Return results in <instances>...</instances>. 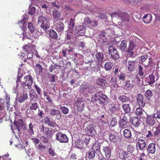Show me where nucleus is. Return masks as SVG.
Returning a JSON list of instances; mask_svg holds the SVG:
<instances>
[{"label":"nucleus","instance_id":"obj_19","mask_svg":"<svg viewBox=\"0 0 160 160\" xmlns=\"http://www.w3.org/2000/svg\"><path fill=\"white\" fill-rule=\"evenodd\" d=\"M102 151L104 152L106 157L107 159H109L110 157L111 151L108 147H103L102 148Z\"/></svg>","mask_w":160,"mask_h":160},{"label":"nucleus","instance_id":"obj_5","mask_svg":"<svg viewBox=\"0 0 160 160\" xmlns=\"http://www.w3.org/2000/svg\"><path fill=\"white\" fill-rule=\"evenodd\" d=\"M25 81H23L22 85L28 87V89L31 88V85L33 82V79L31 75H28L24 77Z\"/></svg>","mask_w":160,"mask_h":160},{"label":"nucleus","instance_id":"obj_14","mask_svg":"<svg viewBox=\"0 0 160 160\" xmlns=\"http://www.w3.org/2000/svg\"><path fill=\"white\" fill-rule=\"evenodd\" d=\"M136 146L138 150L139 149L140 150H143L146 146L145 141L142 139L138 140L136 144Z\"/></svg>","mask_w":160,"mask_h":160},{"label":"nucleus","instance_id":"obj_13","mask_svg":"<svg viewBox=\"0 0 160 160\" xmlns=\"http://www.w3.org/2000/svg\"><path fill=\"white\" fill-rule=\"evenodd\" d=\"M14 124L19 132H20L22 126H23L24 129L26 128V127L24 125L23 122L21 119H19L18 121L15 120Z\"/></svg>","mask_w":160,"mask_h":160},{"label":"nucleus","instance_id":"obj_62","mask_svg":"<svg viewBox=\"0 0 160 160\" xmlns=\"http://www.w3.org/2000/svg\"><path fill=\"white\" fill-rule=\"evenodd\" d=\"M117 123V119L116 118H113L111 121L110 125L112 126H114Z\"/></svg>","mask_w":160,"mask_h":160},{"label":"nucleus","instance_id":"obj_8","mask_svg":"<svg viewBox=\"0 0 160 160\" xmlns=\"http://www.w3.org/2000/svg\"><path fill=\"white\" fill-rule=\"evenodd\" d=\"M137 104L139 107L143 108L146 104L145 100H144L143 96L139 93L137 95Z\"/></svg>","mask_w":160,"mask_h":160},{"label":"nucleus","instance_id":"obj_36","mask_svg":"<svg viewBox=\"0 0 160 160\" xmlns=\"http://www.w3.org/2000/svg\"><path fill=\"white\" fill-rule=\"evenodd\" d=\"M113 65V63L110 62L105 63L104 64V68L107 71L110 70L112 68Z\"/></svg>","mask_w":160,"mask_h":160},{"label":"nucleus","instance_id":"obj_43","mask_svg":"<svg viewBox=\"0 0 160 160\" xmlns=\"http://www.w3.org/2000/svg\"><path fill=\"white\" fill-rule=\"evenodd\" d=\"M117 51L115 47L113 46H110L109 47L108 52L109 55L114 52H116Z\"/></svg>","mask_w":160,"mask_h":160},{"label":"nucleus","instance_id":"obj_23","mask_svg":"<svg viewBox=\"0 0 160 160\" xmlns=\"http://www.w3.org/2000/svg\"><path fill=\"white\" fill-rule=\"evenodd\" d=\"M106 83V80L101 78H98L96 80V84L97 85H99L102 87H104L105 86Z\"/></svg>","mask_w":160,"mask_h":160},{"label":"nucleus","instance_id":"obj_24","mask_svg":"<svg viewBox=\"0 0 160 160\" xmlns=\"http://www.w3.org/2000/svg\"><path fill=\"white\" fill-rule=\"evenodd\" d=\"M132 124L135 127H138L141 124L140 120L137 117H133L132 120Z\"/></svg>","mask_w":160,"mask_h":160},{"label":"nucleus","instance_id":"obj_51","mask_svg":"<svg viewBox=\"0 0 160 160\" xmlns=\"http://www.w3.org/2000/svg\"><path fill=\"white\" fill-rule=\"evenodd\" d=\"M135 45L134 44L133 41L131 40L130 41L128 48L127 50L128 51H132L134 48Z\"/></svg>","mask_w":160,"mask_h":160},{"label":"nucleus","instance_id":"obj_50","mask_svg":"<svg viewBox=\"0 0 160 160\" xmlns=\"http://www.w3.org/2000/svg\"><path fill=\"white\" fill-rule=\"evenodd\" d=\"M74 27V20L72 18L70 19L69 23V28L71 29H73Z\"/></svg>","mask_w":160,"mask_h":160},{"label":"nucleus","instance_id":"obj_10","mask_svg":"<svg viewBox=\"0 0 160 160\" xmlns=\"http://www.w3.org/2000/svg\"><path fill=\"white\" fill-rule=\"evenodd\" d=\"M126 61V63H127V66L128 70L130 72L133 71L135 69V60H130L128 58H127Z\"/></svg>","mask_w":160,"mask_h":160},{"label":"nucleus","instance_id":"obj_18","mask_svg":"<svg viewBox=\"0 0 160 160\" xmlns=\"http://www.w3.org/2000/svg\"><path fill=\"white\" fill-rule=\"evenodd\" d=\"M152 20V16L150 13L145 14L142 18V21L146 24L149 23Z\"/></svg>","mask_w":160,"mask_h":160},{"label":"nucleus","instance_id":"obj_22","mask_svg":"<svg viewBox=\"0 0 160 160\" xmlns=\"http://www.w3.org/2000/svg\"><path fill=\"white\" fill-rule=\"evenodd\" d=\"M28 98V95L26 93H23L21 94L20 96L18 98V100L20 103H22L26 100Z\"/></svg>","mask_w":160,"mask_h":160},{"label":"nucleus","instance_id":"obj_2","mask_svg":"<svg viewBox=\"0 0 160 160\" xmlns=\"http://www.w3.org/2000/svg\"><path fill=\"white\" fill-rule=\"evenodd\" d=\"M50 20L46 17L41 16L38 18V23L40 24L41 28L46 31L50 28Z\"/></svg>","mask_w":160,"mask_h":160},{"label":"nucleus","instance_id":"obj_12","mask_svg":"<svg viewBox=\"0 0 160 160\" xmlns=\"http://www.w3.org/2000/svg\"><path fill=\"white\" fill-rule=\"evenodd\" d=\"M128 122V119L127 117L124 116L119 121V127L123 129L128 127L127 123Z\"/></svg>","mask_w":160,"mask_h":160},{"label":"nucleus","instance_id":"obj_56","mask_svg":"<svg viewBox=\"0 0 160 160\" xmlns=\"http://www.w3.org/2000/svg\"><path fill=\"white\" fill-rule=\"evenodd\" d=\"M26 18L24 17L22 20H20L19 21L18 24L20 26L22 25V26L24 27L26 26Z\"/></svg>","mask_w":160,"mask_h":160},{"label":"nucleus","instance_id":"obj_54","mask_svg":"<svg viewBox=\"0 0 160 160\" xmlns=\"http://www.w3.org/2000/svg\"><path fill=\"white\" fill-rule=\"evenodd\" d=\"M28 27L31 32H34V28L32 23L31 22L28 23Z\"/></svg>","mask_w":160,"mask_h":160},{"label":"nucleus","instance_id":"obj_46","mask_svg":"<svg viewBox=\"0 0 160 160\" xmlns=\"http://www.w3.org/2000/svg\"><path fill=\"white\" fill-rule=\"evenodd\" d=\"M149 81H148V83L150 85H151L155 82V77L153 74H152L149 76Z\"/></svg>","mask_w":160,"mask_h":160},{"label":"nucleus","instance_id":"obj_45","mask_svg":"<svg viewBox=\"0 0 160 160\" xmlns=\"http://www.w3.org/2000/svg\"><path fill=\"white\" fill-rule=\"evenodd\" d=\"M38 108V104L37 103L35 102L32 103L30 107V109L33 110H36Z\"/></svg>","mask_w":160,"mask_h":160},{"label":"nucleus","instance_id":"obj_49","mask_svg":"<svg viewBox=\"0 0 160 160\" xmlns=\"http://www.w3.org/2000/svg\"><path fill=\"white\" fill-rule=\"evenodd\" d=\"M110 55H111L112 58L114 60L118 59L119 57V53L118 51H117L116 52H114L112 53V54Z\"/></svg>","mask_w":160,"mask_h":160},{"label":"nucleus","instance_id":"obj_41","mask_svg":"<svg viewBox=\"0 0 160 160\" xmlns=\"http://www.w3.org/2000/svg\"><path fill=\"white\" fill-rule=\"evenodd\" d=\"M142 108L139 107L137 108L135 111L136 114L137 116L141 115L145 112L144 110Z\"/></svg>","mask_w":160,"mask_h":160},{"label":"nucleus","instance_id":"obj_3","mask_svg":"<svg viewBox=\"0 0 160 160\" xmlns=\"http://www.w3.org/2000/svg\"><path fill=\"white\" fill-rule=\"evenodd\" d=\"M56 139L61 143H67L68 139L66 135L61 132H58L56 134Z\"/></svg>","mask_w":160,"mask_h":160},{"label":"nucleus","instance_id":"obj_7","mask_svg":"<svg viewBox=\"0 0 160 160\" xmlns=\"http://www.w3.org/2000/svg\"><path fill=\"white\" fill-rule=\"evenodd\" d=\"M85 103L82 101V98H78L77 99L76 105L77 107V110L78 112H81L84 109L85 106Z\"/></svg>","mask_w":160,"mask_h":160},{"label":"nucleus","instance_id":"obj_15","mask_svg":"<svg viewBox=\"0 0 160 160\" xmlns=\"http://www.w3.org/2000/svg\"><path fill=\"white\" fill-rule=\"evenodd\" d=\"M97 62L99 64H102L104 62V56L103 53L100 52H97L95 54Z\"/></svg>","mask_w":160,"mask_h":160},{"label":"nucleus","instance_id":"obj_52","mask_svg":"<svg viewBox=\"0 0 160 160\" xmlns=\"http://www.w3.org/2000/svg\"><path fill=\"white\" fill-rule=\"evenodd\" d=\"M22 48L26 52L32 51V47L31 46L26 45L23 46Z\"/></svg>","mask_w":160,"mask_h":160},{"label":"nucleus","instance_id":"obj_4","mask_svg":"<svg viewBox=\"0 0 160 160\" xmlns=\"http://www.w3.org/2000/svg\"><path fill=\"white\" fill-rule=\"evenodd\" d=\"M86 28L83 25L78 26L76 27L74 33L77 36H84L85 33Z\"/></svg>","mask_w":160,"mask_h":160},{"label":"nucleus","instance_id":"obj_60","mask_svg":"<svg viewBox=\"0 0 160 160\" xmlns=\"http://www.w3.org/2000/svg\"><path fill=\"white\" fill-rule=\"evenodd\" d=\"M48 152L49 153L52 157L56 156V153L51 148H48Z\"/></svg>","mask_w":160,"mask_h":160},{"label":"nucleus","instance_id":"obj_40","mask_svg":"<svg viewBox=\"0 0 160 160\" xmlns=\"http://www.w3.org/2000/svg\"><path fill=\"white\" fill-rule=\"evenodd\" d=\"M28 131L29 133V135H34V131L33 130V128H34L33 126L32 123L31 122L28 125Z\"/></svg>","mask_w":160,"mask_h":160},{"label":"nucleus","instance_id":"obj_27","mask_svg":"<svg viewBox=\"0 0 160 160\" xmlns=\"http://www.w3.org/2000/svg\"><path fill=\"white\" fill-rule=\"evenodd\" d=\"M118 15L122 22H124L127 20L128 18V15L126 13H123L121 12H118Z\"/></svg>","mask_w":160,"mask_h":160},{"label":"nucleus","instance_id":"obj_38","mask_svg":"<svg viewBox=\"0 0 160 160\" xmlns=\"http://www.w3.org/2000/svg\"><path fill=\"white\" fill-rule=\"evenodd\" d=\"M146 133L148 134L146 135V137L148 138H152L154 136V133L155 132V130H153V128L152 127V129H150L147 131Z\"/></svg>","mask_w":160,"mask_h":160},{"label":"nucleus","instance_id":"obj_55","mask_svg":"<svg viewBox=\"0 0 160 160\" xmlns=\"http://www.w3.org/2000/svg\"><path fill=\"white\" fill-rule=\"evenodd\" d=\"M135 149L134 146L131 144L129 145L128 146L127 150L131 153H133Z\"/></svg>","mask_w":160,"mask_h":160},{"label":"nucleus","instance_id":"obj_9","mask_svg":"<svg viewBox=\"0 0 160 160\" xmlns=\"http://www.w3.org/2000/svg\"><path fill=\"white\" fill-rule=\"evenodd\" d=\"M50 115L52 117L55 118V119L59 120L61 118L62 114L60 111L58 109H51Z\"/></svg>","mask_w":160,"mask_h":160},{"label":"nucleus","instance_id":"obj_1","mask_svg":"<svg viewBox=\"0 0 160 160\" xmlns=\"http://www.w3.org/2000/svg\"><path fill=\"white\" fill-rule=\"evenodd\" d=\"M92 99L93 100L98 101V102L101 104L105 105L108 102V98L101 92H96L93 95Z\"/></svg>","mask_w":160,"mask_h":160},{"label":"nucleus","instance_id":"obj_63","mask_svg":"<svg viewBox=\"0 0 160 160\" xmlns=\"http://www.w3.org/2000/svg\"><path fill=\"white\" fill-rule=\"evenodd\" d=\"M98 22L96 20H93L92 21H91L89 26L92 27H95L97 26Z\"/></svg>","mask_w":160,"mask_h":160},{"label":"nucleus","instance_id":"obj_57","mask_svg":"<svg viewBox=\"0 0 160 160\" xmlns=\"http://www.w3.org/2000/svg\"><path fill=\"white\" fill-rule=\"evenodd\" d=\"M110 110L112 112H114L116 110V105L114 103L110 104L109 105Z\"/></svg>","mask_w":160,"mask_h":160},{"label":"nucleus","instance_id":"obj_11","mask_svg":"<svg viewBox=\"0 0 160 160\" xmlns=\"http://www.w3.org/2000/svg\"><path fill=\"white\" fill-rule=\"evenodd\" d=\"M146 124L148 126H153L155 123V118L153 115L147 114L146 119Z\"/></svg>","mask_w":160,"mask_h":160},{"label":"nucleus","instance_id":"obj_30","mask_svg":"<svg viewBox=\"0 0 160 160\" xmlns=\"http://www.w3.org/2000/svg\"><path fill=\"white\" fill-rule=\"evenodd\" d=\"M124 136L127 139L130 138L132 136L131 131L128 129H125L123 132Z\"/></svg>","mask_w":160,"mask_h":160},{"label":"nucleus","instance_id":"obj_34","mask_svg":"<svg viewBox=\"0 0 160 160\" xmlns=\"http://www.w3.org/2000/svg\"><path fill=\"white\" fill-rule=\"evenodd\" d=\"M122 160H130L129 159L128 155L126 152L122 151L120 155Z\"/></svg>","mask_w":160,"mask_h":160},{"label":"nucleus","instance_id":"obj_59","mask_svg":"<svg viewBox=\"0 0 160 160\" xmlns=\"http://www.w3.org/2000/svg\"><path fill=\"white\" fill-rule=\"evenodd\" d=\"M118 77L119 80L124 81L125 79L126 76L124 73L122 72L118 75Z\"/></svg>","mask_w":160,"mask_h":160},{"label":"nucleus","instance_id":"obj_31","mask_svg":"<svg viewBox=\"0 0 160 160\" xmlns=\"http://www.w3.org/2000/svg\"><path fill=\"white\" fill-rule=\"evenodd\" d=\"M86 155L89 159H92L95 156V152L93 150L91 149L87 153Z\"/></svg>","mask_w":160,"mask_h":160},{"label":"nucleus","instance_id":"obj_35","mask_svg":"<svg viewBox=\"0 0 160 160\" xmlns=\"http://www.w3.org/2000/svg\"><path fill=\"white\" fill-rule=\"evenodd\" d=\"M118 99L122 103L126 102L130 100L129 97L125 95H121L119 96Z\"/></svg>","mask_w":160,"mask_h":160},{"label":"nucleus","instance_id":"obj_44","mask_svg":"<svg viewBox=\"0 0 160 160\" xmlns=\"http://www.w3.org/2000/svg\"><path fill=\"white\" fill-rule=\"evenodd\" d=\"M124 86L126 88H131L133 87V84L131 83V82L128 80H127L124 82Z\"/></svg>","mask_w":160,"mask_h":160},{"label":"nucleus","instance_id":"obj_32","mask_svg":"<svg viewBox=\"0 0 160 160\" xmlns=\"http://www.w3.org/2000/svg\"><path fill=\"white\" fill-rule=\"evenodd\" d=\"M127 41L123 40L122 42L121 43L119 46V49L122 52H125L127 48Z\"/></svg>","mask_w":160,"mask_h":160},{"label":"nucleus","instance_id":"obj_61","mask_svg":"<svg viewBox=\"0 0 160 160\" xmlns=\"http://www.w3.org/2000/svg\"><path fill=\"white\" fill-rule=\"evenodd\" d=\"M34 88L37 92L38 94V95H40L41 93V89L38 85L36 84H34Z\"/></svg>","mask_w":160,"mask_h":160},{"label":"nucleus","instance_id":"obj_42","mask_svg":"<svg viewBox=\"0 0 160 160\" xmlns=\"http://www.w3.org/2000/svg\"><path fill=\"white\" fill-rule=\"evenodd\" d=\"M91 149L95 151V152H100V147L98 143H95L93 144L92 147Z\"/></svg>","mask_w":160,"mask_h":160},{"label":"nucleus","instance_id":"obj_48","mask_svg":"<svg viewBox=\"0 0 160 160\" xmlns=\"http://www.w3.org/2000/svg\"><path fill=\"white\" fill-rule=\"evenodd\" d=\"M60 109L62 110V112L64 114H67L69 112L68 108L65 106H61L60 107Z\"/></svg>","mask_w":160,"mask_h":160},{"label":"nucleus","instance_id":"obj_64","mask_svg":"<svg viewBox=\"0 0 160 160\" xmlns=\"http://www.w3.org/2000/svg\"><path fill=\"white\" fill-rule=\"evenodd\" d=\"M77 155L75 153L71 154L69 157V160H76L77 159Z\"/></svg>","mask_w":160,"mask_h":160},{"label":"nucleus","instance_id":"obj_39","mask_svg":"<svg viewBox=\"0 0 160 160\" xmlns=\"http://www.w3.org/2000/svg\"><path fill=\"white\" fill-rule=\"evenodd\" d=\"M152 95L153 93L151 90L148 89L146 91L145 96L148 100H150L151 99V97L152 96Z\"/></svg>","mask_w":160,"mask_h":160},{"label":"nucleus","instance_id":"obj_29","mask_svg":"<svg viewBox=\"0 0 160 160\" xmlns=\"http://www.w3.org/2000/svg\"><path fill=\"white\" fill-rule=\"evenodd\" d=\"M52 129L50 128H45L44 134L49 138L52 137Z\"/></svg>","mask_w":160,"mask_h":160},{"label":"nucleus","instance_id":"obj_16","mask_svg":"<svg viewBox=\"0 0 160 160\" xmlns=\"http://www.w3.org/2000/svg\"><path fill=\"white\" fill-rule=\"evenodd\" d=\"M29 98L31 102H36L38 100V95L35 91H30L29 94Z\"/></svg>","mask_w":160,"mask_h":160},{"label":"nucleus","instance_id":"obj_6","mask_svg":"<svg viewBox=\"0 0 160 160\" xmlns=\"http://www.w3.org/2000/svg\"><path fill=\"white\" fill-rule=\"evenodd\" d=\"M85 131L86 134L88 136H94L96 133L93 125L92 124H88L87 125L85 129Z\"/></svg>","mask_w":160,"mask_h":160},{"label":"nucleus","instance_id":"obj_58","mask_svg":"<svg viewBox=\"0 0 160 160\" xmlns=\"http://www.w3.org/2000/svg\"><path fill=\"white\" fill-rule=\"evenodd\" d=\"M109 139L110 141L115 142L116 141V137L114 134L112 133H110L108 134Z\"/></svg>","mask_w":160,"mask_h":160},{"label":"nucleus","instance_id":"obj_25","mask_svg":"<svg viewBox=\"0 0 160 160\" xmlns=\"http://www.w3.org/2000/svg\"><path fill=\"white\" fill-rule=\"evenodd\" d=\"M52 17L56 21H58L60 18L61 14L59 11L57 10H54L53 11Z\"/></svg>","mask_w":160,"mask_h":160},{"label":"nucleus","instance_id":"obj_20","mask_svg":"<svg viewBox=\"0 0 160 160\" xmlns=\"http://www.w3.org/2000/svg\"><path fill=\"white\" fill-rule=\"evenodd\" d=\"M147 151L148 153L154 154L156 151V148L155 144L153 143H150L147 148Z\"/></svg>","mask_w":160,"mask_h":160},{"label":"nucleus","instance_id":"obj_26","mask_svg":"<svg viewBox=\"0 0 160 160\" xmlns=\"http://www.w3.org/2000/svg\"><path fill=\"white\" fill-rule=\"evenodd\" d=\"M111 83V86L112 88H117L118 87V85L117 83L116 78L114 77H112L109 81Z\"/></svg>","mask_w":160,"mask_h":160},{"label":"nucleus","instance_id":"obj_17","mask_svg":"<svg viewBox=\"0 0 160 160\" xmlns=\"http://www.w3.org/2000/svg\"><path fill=\"white\" fill-rule=\"evenodd\" d=\"M55 29L58 32H62L64 28V25L62 22H59L54 25Z\"/></svg>","mask_w":160,"mask_h":160},{"label":"nucleus","instance_id":"obj_47","mask_svg":"<svg viewBox=\"0 0 160 160\" xmlns=\"http://www.w3.org/2000/svg\"><path fill=\"white\" fill-rule=\"evenodd\" d=\"M138 74L140 76H142L144 75L143 68L141 65H139L138 66Z\"/></svg>","mask_w":160,"mask_h":160},{"label":"nucleus","instance_id":"obj_28","mask_svg":"<svg viewBox=\"0 0 160 160\" xmlns=\"http://www.w3.org/2000/svg\"><path fill=\"white\" fill-rule=\"evenodd\" d=\"M89 88L88 86L86 85H81L80 91L83 94H87L89 91Z\"/></svg>","mask_w":160,"mask_h":160},{"label":"nucleus","instance_id":"obj_21","mask_svg":"<svg viewBox=\"0 0 160 160\" xmlns=\"http://www.w3.org/2000/svg\"><path fill=\"white\" fill-rule=\"evenodd\" d=\"M50 38L52 40H57L58 36L56 32L53 30L50 29L48 33Z\"/></svg>","mask_w":160,"mask_h":160},{"label":"nucleus","instance_id":"obj_33","mask_svg":"<svg viewBox=\"0 0 160 160\" xmlns=\"http://www.w3.org/2000/svg\"><path fill=\"white\" fill-rule=\"evenodd\" d=\"M122 108L126 113H129L131 110L129 104H123L122 105Z\"/></svg>","mask_w":160,"mask_h":160},{"label":"nucleus","instance_id":"obj_37","mask_svg":"<svg viewBox=\"0 0 160 160\" xmlns=\"http://www.w3.org/2000/svg\"><path fill=\"white\" fill-rule=\"evenodd\" d=\"M43 68L40 64H37L36 65L35 70L36 72H38L39 74L42 73L43 71Z\"/></svg>","mask_w":160,"mask_h":160},{"label":"nucleus","instance_id":"obj_53","mask_svg":"<svg viewBox=\"0 0 160 160\" xmlns=\"http://www.w3.org/2000/svg\"><path fill=\"white\" fill-rule=\"evenodd\" d=\"M61 67V66L60 65H58L57 64H54L53 65H52L49 68V72H52L53 70L56 69L57 67Z\"/></svg>","mask_w":160,"mask_h":160}]
</instances>
